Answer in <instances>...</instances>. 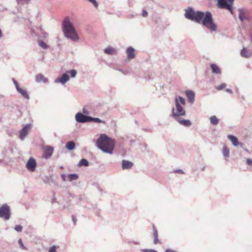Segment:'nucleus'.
I'll return each mask as SVG.
<instances>
[{"label": "nucleus", "instance_id": "1", "mask_svg": "<svg viewBox=\"0 0 252 252\" xmlns=\"http://www.w3.org/2000/svg\"><path fill=\"white\" fill-rule=\"evenodd\" d=\"M186 18L195 22L198 24L202 23L211 32H215L217 29V25L214 22L212 13L210 11H195L192 7H189L185 9Z\"/></svg>", "mask_w": 252, "mask_h": 252}, {"label": "nucleus", "instance_id": "2", "mask_svg": "<svg viewBox=\"0 0 252 252\" xmlns=\"http://www.w3.org/2000/svg\"><path fill=\"white\" fill-rule=\"evenodd\" d=\"M96 145L104 153L112 154L115 147L114 140L106 134H101L97 139Z\"/></svg>", "mask_w": 252, "mask_h": 252}, {"label": "nucleus", "instance_id": "3", "mask_svg": "<svg viewBox=\"0 0 252 252\" xmlns=\"http://www.w3.org/2000/svg\"><path fill=\"white\" fill-rule=\"evenodd\" d=\"M62 31L64 36L73 42H77L79 39L78 34L68 17H65L62 22Z\"/></svg>", "mask_w": 252, "mask_h": 252}, {"label": "nucleus", "instance_id": "4", "mask_svg": "<svg viewBox=\"0 0 252 252\" xmlns=\"http://www.w3.org/2000/svg\"><path fill=\"white\" fill-rule=\"evenodd\" d=\"M234 0H218L217 5L220 9L228 10L233 14L232 6Z\"/></svg>", "mask_w": 252, "mask_h": 252}, {"label": "nucleus", "instance_id": "5", "mask_svg": "<svg viewBox=\"0 0 252 252\" xmlns=\"http://www.w3.org/2000/svg\"><path fill=\"white\" fill-rule=\"evenodd\" d=\"M175 105L177 112L175 113V109L173 108L172 109L171 117L175 119L179 117L180 116H185L186 115V111L179 103L178 98H175Z\"/></svg>", "mask_w": 252, "mask_h": 252}, {"label": "nucleus", "instance_id": "6", "mask_svg": "<svg viewBox=\"0 0 252 252\" xmlns=\"http://www.w3.org/2000/svg\"><path fill=\"white\" fill-rule=\"evenodd\" d=\"M10 217V207L7 204L2 205L0 207V218L8 220Z\"/></svg>", "mask_w": 252, "mask_h": 252}, {"label": "nucleus", "instance_id": "7", "mask_svg": "<svg viewBox=\"0 0 252 252\" xmlns=\"http://www.w3.org/2000/svg\"><path fill=\"white\" fill-rule=\"evenodd\" d=\"M31 127V124H27L20 130L19 137L21 140H24L27 136Z\"/></svg>", "mask_w": 252, "mask_h": 252}, {"label": "nucleus", "instance_id": "8", "mask_svg": "<svg viewBox=\"0 0 252 252\" xmlns=\"http://www.w3.org/2000/svg\"><path fill=\"white\" fill-rule=\"evenodd\" d=\"M37 165L36 160L33 158L31 157L26 163L27 169L30 172H33L35 170Z\"/></svg>", "mask_w": 252, "mask_h": 252}, {"label": "nucleus", "instance_id": "9", "mask_svg": "<svg viewBox=\"0 0 252 252\" xmlns=\"http://www.w3.org/2000/svg\"><path fill=\"white\" fill-rule=\"evenodd\" d=\"M90 116L83 115L81 112H78L75 115V120L80 123H85L89 122Z\"/></svg>", "mask_w": 252, "mask_h": 252}, {"label": "nucleus", "instance_id": "10", "mask_svg": "<svg viewBox=\"0 0 252 252\" xmlns=\"http://www.w3.org/2000/svg\"><path fill=\"white\" fill-rule=\"evenodd\" d=\"M69 80V77L67 73L63 74L61 77L58 78L56 79L55 82L57 83L60 82L64 85Z\"/></svg>", "mask_w": 252, "mask_h": 252}, {"label": "nucleus", "instance_id": "11", "mask_svg": "<svg viewBox=\"0 0 252 252\" xmlns=\"http://www.w3.org/2000/svg\"><path fill=\"white\" fill-rule=\"evenodd\" d=\"M134 49L130 46L126 49V52L127 53V58L129 60H131L135 58V55L134 54Z\"/></svg>", "mask_w": 252, "mask_h": 252}, {"label": "nucleus", "instance_id": "12", "mask_svg": "<svg viewBox=\"0 0 252 252\" xmlns=\"http://www.w3.org/2000/svg\"><path fill=\"white\" fill-rule=\"evenodd\" d=\"M185 93L188 101L190 103H193L194 101L195 94L192 91L190 90H187L186 91Z\"/></svg>", "mask_w": 252, "mask_h": 252}, {"label": "nucleus", "instance_id": "13", "mask_svg": "<svg viewBox=\"0 0 252 252\" xmlns=\"http://www.w3.org/2000/svg\"><path fill=\"white\" fill-rule=\"evenodd\" d=\"M252 55V50H247V48L244 47L241 51V56L242 57L249 58Z\"/></svg>", "mask_w": 252, "mask_h": 252}, {"label": "nucleus", "instance_id": "14", "mask_svg": "<svg viewBox=\"0 0 252 252\" xmlns=\"http://www.w3.org/2000/svg\"><path fill=\"white\" fill-rule=\"evenodd\" d=\"M180 124L185 126H189L191 125V123L189 120H184L178 117L175 119Z\"/></svg>", "mask_w": 252, "mask_h": 252}, {"label": "nucleus", "instance_id": "15", "mask_svg": "<svg viewBox=\"0 0 252 252\" xmlns=\"http://www.w3.org/2000/svg\"><path fill=\"white\" fill-rule=\"evenodd\" d=\"M133 165V163L128 160H122V168L123 169H131Z\"/></svg>", "mask_w": 252, "mask_h": 252}, {"label": "nucleus", "instance_id": "16", "mask_svg": "<svg viewBox=\"0 0 252 252\" xmlns=\"http://www.w3.org/2000/svg\"><path fill=\"white\" fill-rule=\"evenodd\" d=\"M239 18L241 21L243 22L245 19H248V17L245 16L247 11L244 8L239 9Z\"/></svg>", "mask_w": 252, "mask_h": 252}, {"label": "nucleus", "instance_id": "17", "mask_svg": "<svg viewBox=\"0 0 252 252\" xmlns=\"http://www.w3.org/2000/svg\"><path fill=\"white\" fill-rule=\"evenodd\" d=\"M210 66L212 69V73L216 74H220L221 73V70L217 64L211 63Z\"/></svg>", "mask_w": 252, "mask_h": 252}, {"label": "nucleus", "instance_id": "18", "mask_svg": "<svg viewBox=\"0 0 252 252\" xmlns=\"http://www.w3.org/2000/svg\"><path fill=\"white\" fill-rule=\"evenodd\" d=\"M228 138L231 141L232 144L234 146H237L239 144L238 138L232 135H228L227 136Z\"/></svg>", "mask_w": 252, "mask_h": 252}, {"label": "nucleus", "instance_id": "19", "mask_svg": "<svg viewBox=\"0 0 252 252\" xmlns=\"http://www.w3.org/2000/svg\"><path fill=\"white\" fill-rule=\"evenodd\" d=\"M153 235H154V243L155 244H157L158 243H159L160 242L158 239V230L154 225H153Z\"/></svg>", "mask_w": 252, "mask_h": 252}, {"label": "nucleus", "instance_id": "20", "mask_svg": "<svg viewBox=\"0 0 252 252\" xmlns=\"http://www.w3.org/2000/svg\"><path fill=\"white\" fill-rule=\"evenodd\" d=\"M35 81L37 83L42 82L46 83L47 81V79L42 74H39L35 76Z\"/></svg>", "mask_w": 252, "mask_h": 252}, {"label": "nucleus", "instance_id": "21", "mask_svg": "<svg viewBox=\"0 0 252 252\" xmlns=\"http://www.w3.org/2000/svg\"><path fill=\"white\" fill-rule=\"evenodd\" d=\"M17 92L19 93H20L21 94V95H22L26 99H30L29 95L28 94V93L26 92L25 90L20 88L17 90Z\"/></svg>", "mask_w": 252, "mask_h": 252}, {"label": "nucleus", "instance_id": "22", "mask_svg": "<svg viewBox=\"0 0 252 252\" xmlns=\"http://www.w3.org/2000/svg\"><path fill=\"white\" fill-rule=\"evenodd\" d=\"M65 147L67 150L72 151L74 149L75 147V143L73 141H69L66 143Z\"/></svg>", "mask_w": 252, "mask_h": 252}, {"label": "nucleus", "instance_id": "23", "mask_svg": "<svg viewBox=\"0 0 252 252\" xmlns=\"http://www.w3.org/2000/svg\"><path fill=\"white\" fill-rule=\"evenodd\" d=\"M94 122L97 123H103L104 124L105 122L104 121H102L98 118H93L90 116L89 119V122Z\"/></svg>", "mask_w": 252, "mask_h": 252}, {"label": "nucleus", "instance_id": "24", "mask_svg": "<svg viewBox=\"0 0 252 252\" xmlns=\"http://www.w3.org/2000/svg\"><path fill=\"white\" fill-rule=\"evenodd\" d=\"M89 163L88 161L85 158H82L80 160L78 164V166L79 167H81L82 166H89Z\"/></svg>", "mask_w": 252, "mask_h": 252}, {"label": "nucleus", "instance_id": "25", "mask_svg": "<svg viewBox=\"0 0 252 252\" xmlns=\"http://www.w3.org/2000/svg\"><path fill=\"white\" fill-rule=\"evenodd\" d=\"M222 154L225 158H228L229 156V150L226 146L223 147Z\"/></svg>", "mask_w": 252, "mask_h": 252}, {"label": "nucleus", "instance_id": "26", "mask_svg": "<svg viewBox=\"0 0 252 252\" xmlns=\"http://www.w3.org/2000/svg\"><path fill=\"white\" fill-rule=\"evenodd\" d=\"M211 123L213 125H217L219 123V120L216 116H212L210 117Z\"/></svg>", "mask_w": 252, "mask_h": 252}, {"label": "nucleus", "instance_id": "27", "mask_svg": "<svg viewBox=\"0 0 252 252\" xmlns=\"http://www.w3.org/2000/svg\"><path fill=\"white\" fill-rule=\"evenodd\" d=\"M68 178L69 179V181H72L73 180H75L78 179L79 176L77 174L72 173L69 174L68 175Z\"/></svg>", "mask_w": 252, "mask_h": 252}, {"label": "nucleus", "instance_id": "28", "mask_svg": "<svg viewBox=\"0 0 252 252\" xmlns=\"http://www.w3.org/2000/svg\"><path fill=\"white\" fill-rule=\"evenodd\" d=\"M115 50L114 48H112V47H108V48H106L104 49V53L107 54H108V55H112L113 54L114 52H115Z\"/></svg>", "mask_w": 252, "mask_h": 252}, {"label": "nucleus", "instance_id": "29", "mask_svg": "<svg viewBox=\"0 0 252 252\" xmlns=\"http://www.w3.org/2000/svg\"><path fill=\"white\" fill-rule=\"evenodd\" d=\"M38 44L40 47H41L43 49L47 48V45L46 44V43H45L41 40H38Z\"/></svg>", "mask_w": 252, "mask_h": 252}, {"label": "nucleus", "instance_id": "30", "mask_svg": "<svg viewBox=\"0 0 252 252\" xmlns=\"http://www.w3.org/2000/svg\"><path fill=\"white\" fill-rule=\"evenodd\" d=\"M67 73H69L71 77L74 78L76 76L77 74V71L75 69H71L68 71H67Z\"/></svg>", "mask_w": 252, "mask_h": 252}, {"label": "nucleus", "instance_id": "31", "mask_svg": "<svg viewBox=\"0 0 252 252\" xmlns=\"http://www.w3.org/2000/svg\"><path fill=\"white\" fill-rule=\"evenodd\" d=\"M18 243L20 245V247L21 249L24 250H27V248L24 246L22 242V240L21 239H19L18 240Z\"/></svg>", "mask_w": 252, "mask_h": 252}, {"label": "nucleus", "instance_id": "32", "mask_svg": "<svg viewBox=\"0 0 252 252\" xmlns=\"http://www.w3.org/2000/svg\"><path fill=\"white\" fill-rule=\"evenodd\" d=\"M53 151V147L48 146V158L52 155Z\"/></svg>", "mask_w": 252, "mask_h": 252}, {"label": "nucleus", "instance_id": "33", "mask_svg": "<svg viewBox=\"0 0 252 252\" xmlns=\"http://www.w3.org/2000/svg\"><path fill=\"white\" fill-rule=\"evenodd\" d=\"M226 85L225 83H222L219 86H216V89L218 90H221L226 87Z\"/></svg>", "mask_w": 252, "mask_h": 252}, {"label": "nucleus", "instance_id": "34", "mask_svg": "<svg viewBox=\"0 0 252 252\" xmlns=\"http://www.w3.org/2000/svg\"><path fill=\"white\" fill-rule=\"evenodd\" d=\"M23 227L21 225H17L15 226L14 229L17 232H21Z\"/></svg>", "mask_w": 252, "mask_h": 252}, {"label": "nucleus", "instance_id": "35", "mask_svg": "<svg viewBox=\"0 0 252 252\" xmlns=\"http://www.w3.org/2000/svg\"><path fill=\"white\" fill-rule=\"evenodd\" d=\"M178 100L180 102V103L183 104V105H185L186 104V101H185V99L182 96H178Z\"/></svg>", "mask_w": 252, "mask_h": 252}, {"label": "nucleus", "instance_id": "36", "mask_svg": "<svg viewBox=\"0 0 252 252\" xmlns=\"http://www.w3.org/2000/svg\"><path fill=\"white\" fill-rule=\"evenodd\" d=\"M85 197L84 195H82V194L80 195L78 197V200L77 202V204H79L81 201H83L85 199Z\"/></svg>", "mask_w": 252, "mask_h": 252}, {"label": "nucleus", "instance_id": "37", "mask_svg": "<svg viewBox=\"0 0 252 252\" xmlns=\"http://www.w3.org/2000/svg\"><path fill=\"white\" fill-rule=\"evenodd\" d=\"M12 81L15 86V88L17 90V91L20 88V86H19V83H18L17 81H16L14 79H12Z\"/></svg>", "mask_w": 252, "mask_h": 252}, {"label": "nucleus", "instance_id": "38", "mask_svg": "<svg viewBox=\"0 0 252 252\" xmlns=\"http://www.w3.org/2000/svg\"><path fill=\"white\" fill-rule=\"evenodd\" d=\"M89 2L92 3L95 8H97L98 4L96 0H88Z\"/></svg>", "mask_w": 252, "mask_h": 252}, {"label": "nucleus", "instance_id": "39", "mask_svg": "<svg viewBox=\"0 0 252 252\" xmlns=\"http://www.w3.org/2000/svg\"><path fill=\"white\" fill-rule=\"evenodd\" d=\"M48 252H57L56 247L55 246L51 247L48 250Z\"/></svg>", "mask_w": 252, "mask_h": 252}, {"label": "nucleus", "instance_id": "40", "mask_svg": "<svg viewBox=\"0 0 252 252\" xmlns=\"http://www.w3.org/2000/svg\"><path fill=\"white\" fill-rule=\"evenodd\" d=\"M143 252H158L157 251L153 249H143Z\"/></svg>", "mask_w": 252, "mask_h": 252}, {"label": "nucleus", "instance_id": "41", "mask_svg": "<svg viewBox=\"0 0 252 252\" xmlns=\"http://www.w3.org/2000/svg\"><path fill=\"white\" fill-rule=\"evenodd\" d=\"M29 0H17V2L18 4H23L25 2H28Z\"/></svg>", "mask_w": 252, "mask_h": 252}, {"label": "nucleus", "instance_id": "42", "mask_svg": "<svg viewBox=\"0 0 252 252\" xmlns=\"http://www.w3.org/2000/svg\"><path fill=\"white\" fill-rule=\"evenodd\" d=\"M141 15H142L143 17H146L148 16V12L146 10L144 9L142 11Z\"/></svg>", "mask_w": 252, "mask_h": 252}, {"label": "nucleus", "instance_id": "43", "mask_svg": "<svg viewBox=\"0 0 252 252\" xmlns=\"http://www.w3.org/2000/svg\"><path fill=\"white\" fill-rule=\"evenodd\" d=\"M246 163L249 165H252V158H248L246 160Z\"/></svg>", "mask_w": 252, "mask_h": 252}, {"label": "nucleus", "instance_id": "44", "mask_svg": "<svg viewBox=\"0 0 252 252\" xmlns=\"http://www.w3.org/2000/svg\"><path fill=\"white\" fill-rule=\"evenodd\" d=\"M43 157L47 159V149H45L44 151Z\"/></svg>", "mask_w": 252, "mask_h": 252}, {"label": "nucleus", "instance_id": "45", "mask_svg": "<svg viewBox=\"0 0 252 252\" xmlns=\"http://www.w3.org/2000/svg\"><path fill=\"white\" fill-rule=\"evenodd\" d=\"M174 172L175 173H181V174H184V172L182 169H177V170H175Z\"/></svg>", "mask_w": 252, "mask_h": 252}, {"label": "nucleus", "instance_id": "46", "mask_svg": "<svg viewBox=\"0 0 252 252\" xmlns=\"http://www.w3.org/2000/svg\"><path fill=\"white\" fill-rule=\"evenodd\" d=\"M72 220L73 221L74 224L75 225L76 223V221H77V219L76 218V217L74 215H72Z\"/></svg>", "mask_w": 252, "mask_h": 252}, {"label": "nucleus", "instance_id": "47", "mask_svg": "<svg viewBox=\"0 0 252 252\" xmlns=\"http://www.w3.org/2000/svg\"><path fill=\"white\" fill-rule=\"evenodd\" d=\"M83 113L86 114H89V111L87 110H86L85 108H84L83 109Z\"/></svg>", "mask_w": 252, "mask_h": 252}, {"label": "nucleus", "instance_id": "48", "mask_svg": "<svg viewBox=\"0 0 252 252\" xmlns=\"http://www.w3.org/2000/svg\"><path fill=\"white\" fill-rule=\"evenodd\" d=\"M61 177L63 181H66V176L65 174H62Z\"/></svg>", "mask_w": 252, "mask_h": 252}, {"label": "nucleus", "instance_id": "49", "mask_svg": "<svg viewBox=\"0 0 252 252\" xmlns=\"http://www.w3.org/2000/svg\"><path fill=\"white\" fill-rule=\"evenodd\" d=\"M225 91L228 93H230V94H232L233 93V91L232 90L230 89H226L225 90Z\"/></svg>", "mask_w": 252, "mask_h": 252}, {"label": "nucleus", "instance_id": "50", "mask_svg": "<svg viewBox=\"0 0 252 252\" xmlns=\"http://www.w3.org/2000/svg\"><path fill=\"white\" fill-rule=\"evenodd\" d=\"M164 252H177L173 251V250H171V249H167V250H166Z\"/></svg>", "mask_w": 252, "mask_h": 252}, {"label": "nucleus", "instance_id": "51", "mask_svg": "<svg viewBox=\"0 0 252 252\" xmlns=\"http://www.w3.org/2000/svg\"><path fill=\"white\" fill-rule=\"evenodd\" d=\"M55 202H58L56 200V198L54 197L53 199H52L51 203H55Z\"/></svg>", "mask_w": 252, "mask_h": 252}, {"label": "nucleus", "instance_id": "52", "mask_svg": "<svg viewBox=\"0 0 252 252\" xmlns=\"http://www.w3.org/2000/svg\"><path fill=\"white\" fill-rule=\"evenodd\" d=\"M239 145H240L243 149L245 148L244 144L243 143L239 142Z\"/></svg>", "mask_w": 252, "mask_h": 252}, {"label": "nucleus", "instance_id": "53", "mask_svg": "<svg viewBox=\"0 0 252 252\" xmlns=\"http://www.w3.org/2000/svg\"><path fill=\"white\" fill-rule=\"evenodd\" d=\"M2 31L0 29V38L2 37Z\"/></svg>", "mask_w": 252, "mask_h": 252}, {"label": "nucleus", "instance_id": "54", "mask_svg": "<svg viewBox=\"0 0 252 252\" xmlns=\"http://www.w3.org/2000/svg\"><path fill=\"white\" fill-rule=\"evenodd\" d=\"M244 151H246V152H247V153H250L249 151L247 149H246V148H244Z\"/></svg>", "mask_w": 252, "mask_h": 252}, {"label": "nucleus", "instance_id": "55", "mask_svg": "<svg viewBox=\"0 0 252 252\" xmlns=\"http://www.w3.org/2000/svg\"><path fill=\"white\" fill-rule=\"evenodd\" d=\"M66 208V206L64 205L63 206V210H64Z\"/></svg>", "mask_w": 252, "mask_h": 252}, {"label": "nucleus", "instance_id": "56", "mask_svg": "<svg viewBox=\"0 0 252 252\" xmlns=\"http://www.w3.org/2000/svg\"><path fill=\"white\" fill-rule=\"evenodd\" d=\"M128 17H129V18H131V17H133V15H130V16L129 15V16H128Z\"/></svg>", "mask_w": 252, "mask_h": 252}, {"label": "nucleus", "instance_id": "57", "mask_svg": "<svg viewBox=\"0 0 252 252\" xmlns=\"http://www.w3.org/2000/svg\"><path fill=\"white\" fill-rule=\"evenodd\" d=\"M60 168L63 169V166H61L60 167Z\"/></svg>", "mask_w": 252, "mask_h": 252}, {"label": "nucleus", "instance_id": "58", "mask_svg": "<svg viewBox=\"0 0 252 252\" xmlns=\"http://www.w3.org/2000/svg\"><path fill=\"white\" fill-rule=\"evenodd\" d=\"M72 197H74V195H71Z\"/></svg>", "mask_w": 252, "mask_h": 252}, {"label": "nucleus", "instance_id": "59", "mask_svg": "<svg viewBox=\"0 0 252 252\" xmlns=\"http://www.w3.org/2000/svg\"><path fill=\"white\" fill-rule=\"evenodd\" d=\"M2 162V160L0 159V163Z\"/></svg>", "mask_w": 252, "mask_h": 252}, {"label": "nucleus", "instance_id": "60", "mask_svg": "<svg viewBox=\"0 0 252 252\" xmlns=\"http://www.w3.org/2000/svg\"><path fill=\"white\" fill-rule=\"evenodd\" d=\"M251 41L252 42V37H251Z\"/></svg>", "mask_w": 252, "mask_h": 252}]
</instances>
